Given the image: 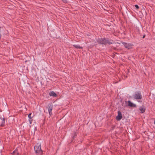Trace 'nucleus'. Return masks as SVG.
Returning <instances> with one entry per match:
<instances>
[{
    "label": "nucleus",
    "mask_w": 155,
    "mask_h": 155,
    "mask_svg": "<svg viewBox=\"0 0 155 155\" xmlns=\"http://www.w3.org/2000/svg\"><path fill=\"white\" fill-rule=\"evenodd\" d=\"M97 42L99 44L102 45H106L107 44L108 45L113 44L114 41L113 40H109L108 38H98L97 41Z\"/></svg>",
    "instance_id": "1"
},
{
    "label": "nucleus",
    "mask_w": 155,
    "mask_h": 155,
    "mask_svg": "<svg viewBox=\"0 0 155 155\" xmlns=\"http://www.w3.org/2000/svg\"><path fill=\"white\" fill-rule=\"evenodd\" d=\"M35 150L37 155H42V150L41 149V144L38 143L34 147Z\"/></svg>",
    "instance_id": "2"
},
{
    "label": "nucleus",
    "mask_w": 155,
    "mask_h": 155,
    "mask_svg": "<svg viewBox=\"0 0 155 155\" xmlns=\"http://www.w3.org/2000/svg\"><path fill=\"white\" fill-rule=\"evenodd\" d=\"M133 97L136 100H141L142 98L141 92L140 91L135 92L133 95Z\"/></svg>",
    "instance_id": "3"
},
{
    "label": "nucleus",
    "mask_w": 155,
    "mask_h": 155,
    "mask_svg": "<svg viewBox=\"0 0 155 155\" xmlns=\"http://www.w3.org/2000/svg\"><path fill=\"white\" fill-rule=\"evenodd\" d=\"M124 102L125 104H127V105L129 107H136V105L135 104H134L130 101H128V102L125 101Z\"/></svg>",
    "instance_id": "4"
},
{
    "label": "nucleus",
    "mask_w": 155,
    "mask_h": 155,
    "mask_svg": "<svg viewBox=\"0 0 155 155\" xmlns=\"http://www.w3.org/2000/svg\"><path fill=\"white\" fill-rule=\"evenodd\" d=\"M122 43L124 45L126 48L128 49H130L131 48L132 45L131 44L127 43L125 42H123Z\"/></svg>",
    "instance_id": "5"
},
{
    "label": "nucleus",
    "mask_w": 155,
    "mask_h": 155,
    "mask_svg": "<svg viewBox=\"0 0 155 155\" xmlns=\"http://www.w3.org/2000/svg\"><path fill=\"white\" fill-rule=\"evenodd\" d=\"M122 116L121 112L120 111H118V115L116 117V119L117 121L120 120L122 118Z\"/></svg>",
    "instance_id": "6"
},
{
    "label": "nucleus",
    "mask_w": 155,
    "mask_h": 155,
    "mask_svg": "<svg viewBox=\"0 0 155 155\" xmlns=\"http://www.w3.org/2000/svg\"><path fill=\"white\" fill-rule=\"evenodd\" d=\"M49 95L55 97L57 96V94L53 91H52L49 93Z\"/></svg>",
    "instance_id": "7"
},
{
    "label": "nucleus",
    "mask_w": 155,
    "mask_h": 155,
    "mask_svg": "<svg viewBox=\"0 0 155 155\" xmlns=\"http://www.w3.org/2000/svg\"><path fill=\"white\" fill-rule=\"evenodd\" d=\"M50 105H49V114L51 115L52 114L51 110L52 109V104H50Z\"/></svg>",
    "instance_id": "8"
},
{
    "label": "nucleus",
    "mask_w": 155,
    "mask_h": 155,
    "mask_svg": "<svg viewBox=\"0 0 155 155\" xmlns=\"http://www.w3.org/2000/svg\"><path fill=\"white\" fill-rule=\"evenodd\" d=\"M139 110L141 111L142 113H143L145 112L146 109L143 106H140L139 107Z\"/></svg>",
    "instance_id": "9"
},
{
    "label": "nucleus",
    "mask_w": 155,
    "mask_h": 155,
    "mask_svg": "<svg viewBox=\"0 0 155 155\" xmlns=\"http://www.w3.org/2000/svg\"><path fill=\"white\" fill-rule=\"evenodd\" d=\"M5 118H3L2 122V123L0 125V126L1 127H3L4 126V124L5 123Z\"/></svg>",
    "instance_id": "10"
},
{
    "label": "nucleus",
    "mask_w": 155,
    "mask_h": 155,
    "mask_svg": "<svg viewBox=\"0 0 155 155\" xmlns=\"http://www.w3.org/2000/svg\"><path fill=\"white\" fill-rule=\"evenodd\" d=\"M73 46L76 48L77 49H82V47H81L80 45H73Z\"/></svg>",
    "instance_id": "11"
},
{
    "label": "nucleus",
    "mask_w": 155,
    "mask_h": 155,
    "mask_svg": "<svg viewBox=\"0 0 155 155\" xmlns=\"http://www.w3.org/2000/svg\"><path fill=\"white\" fill-rule=\"evenodd\" d=\"M12 154L13 155H18V150L16 149L12 153Z\"/></svg>",
    "instance_id": "12"
},
{
    "label": "nucleus",
    "mask_w": 155,
    "mask_h": 155,
    "mask_svg": "<svg viewBox=\"0 0 155 155\" xmlns=\"http://www.w3.org/2000/svg\"><path fill=\"white\" fill-rule=\"evenodd\" d=\"M77 134L76 133H75L74 134V135L73 136V138L71 140V142L74 141V138H75L76 137Z\"/></svg>",
    "instance_id": "13"
},
{
    "label": "nucleus",
    "mask_w": 155,
    "mask_h": 155,
    "mask_svg": "<svg viewBox=\"0 0 155 155\" xmlns=\"http://www.w3.org/2000/svg\"><path fill=\"white\" fill-rule=\"evenodd\" d=\"M31 113H30L28 115V117L30 119H31L32 118V117L31 116Z\"/></svg>",
    "instance_id": "14"
},
{
    "label": "nucleus",
    "mask_w": 155,
    "mask_h": 155,
    "mask_svg": "<svg viewBox=\"0 0 155 155\" xmlns=\"http://www.w3.org/2000/svg\"><path fill=\"white\" fill-rule=\"evenodd\" d=\"M135 7L137 9L139 8V7L137 5H135Z\"/></svg>",
    "instance_id": "15"
},
{
    "label": "nucleus",
    "mask_w": 155,
    "mask_h": 155,
    "mask_svg": "<svg viewBox=\"0 0 155 155\" xmlns=\"http://www.w3.org/2000/svg\"><path fill=\"white\" fill-rule=\"evenodd\" d=\"M61 0L64 3H67V1L66 0Z\"/></svg>",
    "instance_id": "16"
},
{
    "label": "nucleus",
    "mask_w": 155,
    "mask_h": 155,
    "mask_svg": "<svg viewBox=\"0 0 155 155\" xmlns=\"http://www.w3.org/2000/svg\"><path fill=\"white\" fill-rule=\"evenodd\" d=\"M1 27H0V39H1Z\"/></svg>",
    "instance_id": "17"
},
{
    "label": "nucleus",
    "mask_w": 155,
    "mask_h": 155,
    "mask_svg": "<svg viewBox=\"0 0 155 155\" xmlns=\"http://www.w3.org/2000/svg\"><path fill=\"white\" fill-rule=\"evenodd\" d=\"M145 36H146V35H143V38H144L145 37Z\"/></svg>",
    "instance_id": "18"
},
{
    "label": "nucleus",
    "mask_w": 155,
    "mask_h": 155,
    "mask_svg": "<svg viewBox=\"0 0 155 155\" xmlns=\"http://www.w3.org/2000/svg\"><path fill=\"white\" fill-rule=\"evenodd\" d=\"M124 104V103H122V106H124V107H125V106H124V105H123Z\"/></svg>",
    "instance_id": "19"
},
{
    "label": "nucleus",
    "mask_w": 155,
    "mask_h": 155,
    "mask_svg": "<svg viewBox=\"0 0 155 155\" xmlns=\"http://www.w3.org/2000/svg\"><path fill=\"white\" fill-rule=\"evenodd\" d=\"M154 123L155 124V120L154 121Z\"/></svg>",
    "instance_id": "20"
},
{
    "label": "nucleus",
    "mask_w": 155,
    "mask_h": 155,
    "mask_svg": "<svg viewBox=\"0 0 155 155\" xmlns=\"http://www.w3.org/2000/svg\"><path fill=\"white\" fill-rule=\"evenodd\" d=\"M30 124H31V122H30Z\"/></svg>",
    "instance_id": "21"
}]
</instances>
